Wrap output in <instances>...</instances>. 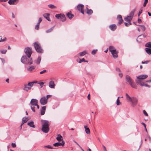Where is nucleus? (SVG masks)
Wrapping results in <instances>:
<instances>
[{"label":"nucleus","mask_w":151,"mask_h":151,"mask_svg":"<svg viewBox=\"0 0 151 151\" xmlns=\"http://www.w3.org/2000/svg\"><path fill=\"white\" fill-rule=\"evenodd\" d=\"M145 47H149L150 48H151V44L150 42H148L146 43L145 45Z\"/></svg>","instance_id":"c9c22d12"},{"label":"nucleus","mask_w":151,"mask_h":151,"mask_svg":"<svg viewBox=\"0 0 151 151\" xmlns=\"http://www.w3.org/2000/svg\"><path fill=\"white\" fill-rule=\"evenodd\" d=\"M41 60V57L40 56H39L38 58L36 60H35L34 62L36 64H38L40 63Z\"/></svg>","instance_id":"393cba45"},{"label":"nucleus","mask_w":151,"mask_h":151,"mask_svg":"<svg viewBox=\"0 0 151 151\" xmlns=\"http://www.w3.org/2000/svg\"><path fill=\"white\" fill-rule=\"evenodd\" d=\"M28 121V119L27 118H23L22 119V124H23L24 123Z\"/></svg>","instance_id":"72a5a7b5"},{"label":"nucleus","mask_w":151,"mask_h":151,"mask_svg":"<svg viewBox=\"0 0 151 151\" xmlns=\"http://www.w3.org/2000/svg\"><path fill=\"white\" fill-rule=\"evenodd\" d=\"M138 26L141 27V29L145 31V27L144 25H138Z\"/></svg>","instance_id":"4c0bfd02"},{"label":"nucleus","mask_w":151,"mask_h":151,"mask_svg":"<svg viewBox=\"0 0 151 151\" xmlns=\"http://www.w3.org/2000/svg\"><path fill=\"white\" fill-rule=\"evenodd\" d=\"M42 21V19L40 17L38 20V22L37 23V24H40V23Z\"/></svg>","instance_id":"3c124183"},{"label":"nucleus","mask_w":151,"mask_h":151,"mask_svg":"<svg viewBox=\"0 0 151 151\" xmlns=\"http://www.w3.org/2000/svg\"><path fill=\"white\" fill-rule=\"evenodd\" d=\"M40 28V24L37 23V25L35 26V29L37 30H38Z\"/></svg>","instance_id":"79ce46f5"},{"label":"nucleus","mask_w":151,"mask_h":151,"mask_svg":"<svg viewBox=\"0 0 151 151\" xmlns=\"http://www.w3.org/2000/svg\"><path fill=\"white\" fill-rule=\"evenodd\" d=\"M128 22V23H127L126 22L124 23L126 26L128 27L129 25H131L132 24V23L130 22Z\"/></svg>","instance_id":"37998d69"},{"label":"nucleus","mask_w":151,"mask_h":151,"mask_svg":"<svg viewBox=\"0 0 151 151\" xmlns=\"http://www.w3.org/2000/svg\"><path fill=\"white\" fill-rule=\"evenodd\" d=\"M46 106H44L42 107L40 113L41 115H42L45 114L46 110Z\"/></svg>","instance_id":"aec40b11"},{"label":"nucleus","mask_w":151,"mask_h":151,"mask_svg":"<svg viewBox=\"0 0 151 151\" xmlns=\"http://www.w3.org/2000/svg\"><path fill=\"white\" fill-rule=\"evenodd\" d=\"M47 100L45 96L42 97L40 100V102L41 105H44L47 103Z\"/></svg>","instance_id":"0eeeda50"},{"label":"nucleus","mask_w":151,"mask_h":151,"mask_svg":"<svg viewBox=\"0 0 151 151\" xmlns=\"http://www.w3.org/2000/svg\"><path fill=\"white\" fill-rule=\"evenodd\" d=\"M35 68V67L33 66H30L28 68L27 70L29 71H32Z\"/></svg>","instance_id":"7c9ffc66"},{"label":"nucleus","mask_w":151,"mask_h":151,"mask_svg":"<svg viewBox=\"0 0 151 151\" xmlns=\"http://www.w3.org/2000/svg\"><path fill=\"white\" fill-rule=\"evenodd\" d=\"M27 124L31 127L33 128H35V125L34 124V122L33 121L31 122H28Z\"/></svg>","instance_id":"bb28decb"},{"label":"nucleus","mask_w":151,"mask_h":151,"mask_svg":"<svg viewBox=\"0 0 151 151\" xmlns=\"http://www.w3.org/2000/svg\"><path fill=\"white\" fill-rule=\"evenodd\" d=\"M0 52L2 54H5L7 52V50L6 49L1 50Z\"/></svg>","instance_id":"58836bf2"},{"label":"nucleus","mask_w":151,"mask_h":151,"mask_svg":"<svg viewBox=\"0 0 151 151\" xmlns=\"http://www.w3.org/2000/svg\"><path fill=\"white\" fill-rule=\"evenodd\" d=\"M119 76L120 77L122 78L123 76V75L121 73H119Z\"/></svg>","instance_id":"69168bd1"},{"label":"nucleus","mask_w":151,"mask_h":151,"mask_svg":"<svg viewBox=\"0 0 151 151\" xmlns=\"http://www.w3.org/2000/svg\"><path fill=\"white\" fill-rule=\"evenodd\" d=\"M18 1V0H9L8 3L10 5H15L17 4Z\"/></svg>","instance_id":"ddd939ff"},{"label":"nucleus","mask_w":151,"mask_h":151,"mask_svg":"<svg viewBox=\"0 0 151 151\" xmlns=\"http://www.w3.org/2000/svg\"><path fill=\"white\" fill-rule=\"evenodd\" d=\"M55 17L61 21L64 22L66 20V17L65 16L62 14H57L55 15Z\"/></svg>","instance_id":"423d86ee"},{"label":"nucleus","mask_w":151,"mask_h":151,"mask_svg":"<svg viewBox=\"0 0 151 151\" xmlns=\"http://www.w3.org/2000/svg\"><path fill=\"white\" fill-rule=\"evenodd\" d=\"M35 106H31V109H32V110L34 112H35Z\"/></svg>","instance_id":"49530a36"},{"label":"nucleus","mask_w":151,"mask_h":151,"mask_svg":"<svg viewBox=\"0 0 151 151\" xmlns=\"http://www.w3.org/2000/svg\"><path fill=\"white\" fill-rule=\"evenodd\" d=\"M89 100H90V95L89 94L87 96Z\"/></svg>","instance_id":"774afa93"},{"label":"nucleus","mask_w":151,"mask_h":151,"mask_svg":"<svg viewBox=\"0 0 151 151\" xmlns=\"http://www.w3.org/2000/svg\"><path fill=\"white\" fill-rule=\"evenodd\" d=\"M141 86H145L146 87H147L148 88H150V85H148L147 84H145L144 82H142V83H141L139 84Z\"/></svg>","instance_id":"f704fd0d"},{"label":"nucleus","mask_w":151,"mask_h":151,"mask_svg":"<svg viewBox=\"0 0 151 151\" xmlns=\"http://www.w3.org/2000/svg\"><path fill=\"white\" fill-rule=\"evenodd\" d=\"M73 142H74L76 143L79 147H80V146L76 141L74 140Z\"/></svg>","instance_id":"680f3d73"},{"label":"nucleus","mask_w":151,"mask_h":151,"mask_svg":"<svg viewBox=\"0 0 151 151\" xmlns=\"http://www.w3.org/2000/svg\"><path fill=\"white\" fill-rule=\"evenodd\" d=\"M87 53L86 51H84L83 52H79L77 55V56L80 57L82 56Z\"/></svg>","instance_id":"a211bd4d"},{"label":"nucleus","mask_w":151,"mask_h":151,"mask_svg":"<svg viewBox=\"0 0 151 151\" xmlns=\"http://www.w3.org/2000/svg\"><path fill=\"white\" fill-rule=\"evenodd\" d=\"M135 9H134L133 10H132L130 12L129 14V16H130V17H131L132 18L134 14V13L135 12Z\"/></svg>","instance_id":"c756f323"},{"label":"nucleus","mask_w":151,"mask_h":151,"mask_svg":"<svg viewBox=\"0 0 151 151\" xmlns=\"http://www.w3.org/2000/svg\"><path fill=\"white\" fill-rule=\"evenodd\" d=\"M120 104H121V103L120 102L119 97H118L117 99L116 104L117 105H119Z\"/></svg>","instance_id":"ea45409f"},{"label":"nucleus","mask_w":151,"mask_h":151,"mask_svg":"<svg viewBox=\"0 0 151 151\" xmlns=\"http://www.w3.org/2000/svg\"><path fill=\"white\" fill-rule=\"evenodd\" d=\"M143 114L146 116H148V114L146 112V111L145 110H144L143 111Z\"/></svg>","instance_id":"8fccbe9b"},{"label":"nucleus","mask_w":151,"mask_h":151,"mask_svg":"<svg viewBox=\"0 0 151 151\" xmlns=\"http://www.w3.org/2000/svg\"><path fill=\"white\" fill-rule=\"evenodd\" d=\"M138 99L135 97H132V101L130 102L132 103V105L134 106L137 105V104Z\"/></svg>","instance_id":"6e6552de"},{"label":"nucleus","mask_w":151,"mask_h":151,"mask_svg":"<svg viewBox=\"0 0 151 151\" xmlns=\"http://www.w3.org/2000/svg\"><path fill=\"white\" fill-rule=\"evenodd\" d=\"M129 84L132 87L135 88H137V86L134 83L133 81L131 83H130Z\"/></svg>","instance_id":"473e14b6"},{"label":"nucleus","mask_w":151,"mask_h":151,"mask_svg":"<svg viewBox=\"0 0 151 151\" xmlns=\"http://www.w3.org/2000/svg\"><path fill=\"white\" fill-rule=\"evenodd\" d=\"M141 19L139 18L138 19V22L140 23L141 22Z\"/></svg>","instance_id":"bf43d9fd"},{"label":"nucleus","mask_w":151,"mask_h":151,"mask_svg":"<svg viewBox=\"0 0 151 151\" xmlns=\"http://www.w3.org/2000/svg\"><path fill=\"white\" fill-rule=\"evenodd\" d=\"M56 139L58 141L60 142L63 140V137L60 134H58V135L57 137L56 138Z\"/></svg>","instance_id":"b1692460"},{"label":"nucleus","mask_w":151,"mask_h":151,"mask_svg":"<svg viewBox=\"0 0 151 151\" xmlns=\"http://www.w3.org/2000/svg\"><path fill=\"white\" fill-rule=\"evenodd\" d=\"M48 7L50 9H56V7L53 4H50L48 5Z\"/></svg>","instance_id":"2f4dec72"},{"label":"nucleus","mask_w":151,"mask_h":151,"mask_svg":"<svg viewBox=\"0 0 151 151\" xmlns=\"http://www.w3.org/2000/svg\"><path fill=\"white\" fill-rule=\"evenodd\" d=\"M6 38L5 37L4 38L2 39L1 38V42H4L6 41Z\"/></svg>","instance_id":"6e6d98bb"},{"label":"nucleus","mask_w":151,"mask_h":151,"mask_svg":"<svg viewBox=\"0 0 151 151\" xmlns=\"http://www.w3.org/2000/svg\"><path fill=\"white\" fill-rule=\"evenodd\" d=\"M40 86H41V87H42L44 85V84L45 83L43 82H40L38 83Z\"/></svg>","instance_id":"5fc2aeb1"},{"label":"nucleus","mask_w":151,"mask_h":151,"mask_svg":"<svg viewBox=\"0 0 151 151\" xmlns=\"http://www.w3.org/2000/svg\"><path fill=\"white\" fill-rule=\"evenodd\" d=\"M114 47L112 46H110L109 47V51L111 52H112L114 51Z\"/></svg>","instance_id":"e433bc0d"},{"label":"nucleus","mask_w":151,"mask_h":151,"mask_svg":"<svg viewBox=\"0 0 151 151\" xmlns=\"http://www.w3.org/2000/svg\"><path fill=\"white\" fill-rule=\"evenodd\" d=\"M142 9H141L139 11L138 14V16H139L140 15V14L142 13Z\"/></svg>","instance_id":"864d4df0"},{"label":"nucleus","mask_w":151,"mask_h":151,"mask_svg":"<svg viewBox=\"0 0 151 151\" xmlns=\"http://www.w3.org/2000/svg\"><path fill=\"white\" fill-rule=\"evenodd\" d=\"M117 19H118L119 21L118 23V25L120 24L123 22V20L122 19V16L120 15H118L117 16Z\"/></svg>","instance_id":"f8f14e48"},{"label":"nucleus","mask_w":151,"mask_h":151,"mask_svg":"<svg viewBox=\"0 0 151 151\" xmlns=\"http://www.w3.org/2000/svg\"><path fill=\"white\" fill-rule=\"evenodd\" d=\"M84 7V5L81 4H78L77 6L78 10L80 12L83 14L84 13V11L83 10Z\"/></svg>","instance_id":"1a4fd4ad"},{"label":"nucleus","mask_w":151,"mask_h":151,"mask_svg":"<svg viewBox=\"0 0 151 151\" xmlns=\"http://www.w3.org/2000/svg\"><path fill=\"white\" fill-rule=\"evenodd\" d=\"M102 147L104 148L105 151H107L106 147L104 145H102Z\"/></svg>","instance_id":"e2e57ef3"},{"label":"nucleus","mask_w":151,"mask_h":151,"mask_svg":"<svg viewBox=\"0 0 151 151\" xmlns=\"http://www.w3.org/2000/svg\"><path fill=\"white\" fill-rule=\"evenodd\" d=\"M109 27L112 31H114L116 29L117 26L116 24H114L110 25Z\"/></svg>","instance_id":"2eb2a0df"},{"label":"nucleus","mask_w":151,"mask_h":151,"mask_svg":"<svg viewBox=\"0 0 151 151\" xmlns=\"http://www.w3.org/2000/svg\"><path fill=\"white\" fill-rule=\"evenodd\" d=\"M37 81H33L29 82L28 84H25L24 85V88L23 90L26 91H28L33 86V85L36 83H37Z\"/></svg>","instance_id":"39448f33"},{"label":"nucleus","mask_w":151,"mask_h":151,"mask_svg":"<svg viewBox=\"0 0 151 151\" xmlns=\"http://www.w3.org/2000/svg\"><path fill=\"white\" fill-rule=\"evenodd\" d=\"M145 50L147 53L148 55L151 54V48H146L145 49Z\"/></svg>","instance_id":"a878e982"},{"label":"nucleus","mask_w":151,"mask_h":151,"mask_svg":"<svg viewBox=\"0 0 151 151\" xmlns=\"http://www.w3.org/2000/svg\"><path fill=\"white\" fill-rule=\"evenodd\" d=\"M11 145L12 147L14 148L16 147V144L14 143H12L11 144Z\"/></svg>","instance_id":"09e8293b"},{"label":"nucleus","mask_w":151,"mask_h":151,"mask_svg":"<svg viewBox=\"0 0 151 151\" xmlns=\"http://www.w3.org/2000/svg\"><path fill=\"white\" fill-rule=\"evenodd\" d=\"M55 26H53L52 27L50 28V29L46 30V33H49L51 32L53 30L54 27H55Z\"/></svg>","instance_id":"c85d7f7f"},{"label":"nucleus","mask_w":151,"mask_h":151,"mask_svg":"<svg viewBox=\"0 0 151 151\" xmlns=\"http://www.w3.org/2000/svg\"><path fill=\"white\" fill-rule=\"evenodd\" d=\"M132 19V18L129 16H127L126 17L124 18L125 20L128 22H130Z\"/></svg>","instance_id":"4be33fe9"},{"label":"nucleus","mask_w":151,"mask_h":151,"mask_svg":"<svg viewBox=\"0 0 151 151\" xmlns=\"http://www.w3.org/2000/svg\"><path fill=\"white\" fill-rule=\"evenodd\" d=\"M126 99L129 102H130L132 101V97H131L127 93H126Z\"/></svg>","instance_id":"6ab92c4d"},{"label":"nucleus","mask_w":151,"mask_h":151,"mask_svg":"<svg viewBox=\"0 0 151 151\" xmlns=\"http://www.w3.org/2000/svg\"><path fill=\"white\" fill-rule=\"evenodd\" d=\"M51 96V95H47L46 96V99H47H47L49 98Z\"/></svg>","instance_id":"13d9d810"},{"label":"nucleus","mask_w":151,"mask_h":151,"mask_svg":"<svg viewBox=\"0 0 151 151\" xmlns=\"http://www.w3.org/2000/svg\"><path fill=\"white\" fill-rule=\"evenodd\" d=\"M34 46L36 51L38 53H42L43 52L40 44L38 42H35L33 43Z\"/></svg>","instance_id":"20e7f679"},{"label":"nucleus","mask_w":151,"mask_h":151,"mask_svg":"<svg viewBox=\"0 0 151 151\" xmlns=\"http://www.w3.org/2000/svg\"><path fill=\"white\" fill-rule=\"evenodd\" d=\"M118 52L116 50H114V51L111 52L114 58H116L118 57L117 53Z\"/></svg>","instance_id":"4468645a"},{"label":"nucleus","mask_w":151,"mask_h":151,"mask_svg":"<svg viewBox=\"0 0 151 151\" xmlns=\"http://www.w3.org/2000/svg\"><path fill=\"white\" fill-rule=\"evenodd\" d=\"M38 101L36 99H31L30 104L31 105V106H35V105H37V104H38Z\"/></svg>","instance_id":"9d476101"},{"label":"nucleus","mask_w":151,"mask_h":151,"mask_svg":"<svg viewBox=\"0 0 151 151\" xmlns=\"http://www.w3.org/2000/svg\"><path fill=\"white\" fill-rule=\"evenodd\" d=\"M25 53L27 55L28 58L25 55L22 56L21 59V62L24 64L30 65L32 64L33 61L32 58H30L32 53V48L31 47L25 48L24 50Z\"/></svg>","instance_id":"f257e3e1"},{"label":"nucleus","mask_w":151,"mask_h":151,"mask_svg":"<svg viewBox=\"0 0 151 151\" xmlns=\"http://www.w3.org/2000/svg\"><path fill=\"white\" fill-rule=\"evenodd\" d=\"M47 147L49 149H53L54 148L51 147V146L50 145H48L47 146H46L44 147Z\"/></svg>","instance_id":"de8ad7c7"},{"label":"nucleus","mask_w":151,"mask_h":151,"mask_svg":"<svg viewBox=\"0 0 151 151\" xmlns=\"http://www.w3.org/2000/svg\"><path fill=\"white\" fill-rule=\"evenodd\" d=\"M46 71H47V70H44L43 71H41L40 72V74H42L44 73H45V72H46Z\"/></svg>","instance_id":"603ef678"},{"label":"nucleus","mask_w":151,"mask_h":151,"mask_svg":"<svg viewBox=\"0 0 151 151\" xmlns=\"http://www.w3.org/2000/svg\"><path fill=\"white\" fill-rule=\"evenodd\" d=\"M50 15V14L48 13H45L43 14V17L46 18V17H47Z\"/></svg>","instance_id":"c03bdc74"},{"label":"nucleus","mask_w":151,"mask_h":151,"mask_svg":"<svg viewBox=\"0 0 151 151\" xmlns=\"http://www.w3.org/2000/svg\"><path fill=\"white\" fill-rule=\"evenodd\" d=\"M125 80L126 81L129 83V84L130 83H131L133 82L132 80L130 77L128 75L126 76Z\"/></svg>","instance_id":"dca6fc26"},{"label":"nucleus","mask_w":151,"mask_h":151,"mask_svg":"<svg viewBox=\"0 0 151 151\" xmlns=\"http://www.w3.org/2000/svg\"><path fill=\"white\" fill-rule=\"evenodd\" d=\"M41 124L42 127V130L45 133L48 132L49 130V126L50 125L48 121L45 120H41Z\"/></svg>","instance_id":"f03ea898"},{"label":"nucleus","mask_w":151,"mask_h":151,"mask_svg":"<svg viewBox=\"0 0 151 151\" xmlns=\"http://www.w3.org/2000/svg\"><path fill=\"white\" fill-rule=\"evenodd\" d=\"M97 50H92V51L91 52V54L93 55H94L97 52Z\"/></svg>","instance_id":"a19ab883"},{"label":"nucleus","mask_w":151,"mask_h":151,"mask_svg":"<svg viewBox=\"0 0 151 151\" xmlns=\"http://www.w3.org/2000/svg\"><path fill=\"white\" fill-rule=\"evenodd\" d=\"M0 59L1 60L2 62L3 63H4L5 62V60H4V59H3V58H0Z\"/></svg>","instance_id":"338daca9"},{"label":"nucleus","mask_w":151,"mask_h":151,"mask_svg":"<svg viewBox=\"0 0 151 151\" xmlns=\"http://www.w3.org/2000/svg\"><path fill=\"white\" fill-rule=\"evenodd\" d=\"M147 77V75L146 74L141 75L137 76V79L135 80L136 83L137 84H140L142 83L143 82H142V80L146 78Z\"/></svg>","instance_id":"7ed1b4c3"},{"label":"nucleus","mask_w":151,"mask_h":151,"mask_svg":"<svg viewBox=\"0 0 151 151\" xmlns=\"http://www.w3.org/2000/svg\"><path fill=\"white\" fill-rule=\"evenodd\" d=\"M84 128L85 129V132L86 133L88 134H90V131L89 128L88 127L86 126H84Z\"/></svg>","instance_id":"5701e85b"},{"label":"nucleus","mask_w":151,"mask_h":151,"mask_svg":"<svg viewBox=\"0 0 151 151\" xmlns=\"http://www.w3.org/2000/svg\"><path fill=\"white\" fill-rule=\"evenodd\" d=\"M79 61H78L79 63H81L82 62H84L85 61V59L84 58L82 59H80Z\"/></svg>","instance_id":"a18cd8bd"},{"label":"nucleus","mask_w":151,"mask_h":151,"mask_svg":"<svg viewBox=\"0 0 151 151\" xmlns=\"http://www.w3.org/2000/svg\"><path fill=\"white\" fill-rule=\"evenodd\" d=\"M55 85L54 84V82L51 81L49 83V86L51 88H54Z\"/></svg>","instance_id":"f3484780"},{"label":"nucleus","mask_w":151,"mask_h":151,"mask_svg":"<svg viewBox=\"0 0 151 151\" xmlns=\"http://www.w3.org/2000/svg\"><path fill=\"white\" fill-rule=\"evenodd\" d=\"M46 19L48 21H50V19L49 17L48 16L47 17H46Z\"/></svg>","instance_id":"052dcab7"},{"label":"nucleus","mask_w":151,"mask_h":151,"mask_svg":"<svg viewBox=\"0 0 151 151\" xmlns=\"http://www.w3.org/2000/svg\"><path fill=\"white\" fill-rule=\"evenodd\" d=\"M141 124H142V125H143L144 126V127H146V124H145V123H143V122H142V123H141Z\"/></svg>","instance_id":"0e129e2a"},{"label":"nucleus","mask_w":151,"mask_h":151,"mask_svg":"<svg viewBox=\"0 0 151 151\" xmlns=\"http://www.w3.org/2000/svg\"><path fill=\"white\" fill-rule=\"evenodd\" d=\"M64 145L65 142L63 140H62V142H56L54 143L53 145V146L55 147H58L60 146H63Z\"/></svg>","instance_id":"9b49d317"},{"label":"nucleus","mask_w":151,"mask_h":151,"mask_svg":"<svg viewBox=\"0 0 151 151\" xmlns=\"http://www.w3.org/2000/svg\"><path fill=\"white\" fill-rule=\"evenodd\" d=\"M67 16L69 18L71 19L74 16V15L72 14L71 12H68L66 14Z\"/></svg>","instance_id":"412c9836"},{"label":"nucleus","mask_w":151,"mask_h":151,"mask_svg":"<svg viewBox=\"0 0 151 151\" xmlns=\"http://www.w3.org/2000/svg\"><path fill=\"white\" fill-rule=\"evenodd\" d=\"M149 61H144V62L142 61V64H147L149 63Z\"/></svg>","instance_id":"4d7b16f0"},{"label":"nucleus","mask_w":151,"mask_h":151,"mask_svg":"<svg viewBox=\"0 0 151 151\" xmlns=\"http://www.w3.org/2000/svg\"><path fill=\"white\" fill-rule=\"evenodd\" d=\"M87 9V13L88 15H91V14L93 13V11L91 9H89L88 8L86 7Z\"/></svg>","instance_id":"cd10ccee"}]
</instances>
